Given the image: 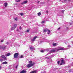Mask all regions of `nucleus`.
I'll return each instance as SVG.
<instances>
[{
  "label": "nucleus",
  "mask_w": 73,
  "mask_h": 73,
  "mask_svg": "<svg viewBox=\"0 0 73 73\" xmlns=\"http://www.w3.org/2000/svg\"><path fill=\"white\" fill-rule=\"evenodd\" d=\"M37 72H38V70H35L30 72V73H37Z\"/></svg>",
  "instance_id": "423d86ee"
},
{
  "label": "nucleus",
  "mask_w": 73,
  "mask_h": 73,
  "mask_svg": "<svg viewBox=\"0 0 73 73\" xmlns=\"http://www.w3.org/2000/svg\"><path fill=\"white\" fill-rule=\"evenodd\" d=\"M72 60H73V58H72Z\"/></svg>",
  "instance_id": "6e6d98bb"
},
{
  "label": "nucleus",
  "mask_w": 73,
  "mask_h": 73,
  "mask_svg": "<svg viewBox=\"0 0 73 73\" xmlns=\"http://www.w3.org/2000/svg\"><path fill=\"white\" fill-rule=\"evenodd\" d=\"M39 3H40V1H38L37 2V4H38Z\"/></svg>",
  "instance_id": "a19ab883"
},
{
  "label": "nucleus",
  "mask_w": 73,
  "mask_h": 73,
  "mask_svg": "<svg viewBox=\"0 0 73 73\" xmlns=\"http://www.w3.org/2000/svg\"><path fill=\"white\" fill-rule=\"evenodd\" d=\"M24 4V2L21 3V4H22V5H23V4Z\"/></svg>",
  "instance_id": "f704fd0d"
},
{
  "label": "nucleus",
  "mask_w": 73,
  "mask_h": 73,
  "mask_svg": "<svg viewBox=\"0 0 73 73\" xmlns=\"http://www.w3.org/2000/svg\"><path fill=\"white\" fill-rule=\"evenodd\" d=\"M0 69H1V66H0Z\"/></svg>",
  "instance_id": "864d4df0"
},
{
  "label": "nucleus",
  "mask_w": 73,
  "mask_h": 73,
  "mask_svg": "<svg viewBox=\"0 0 73 73\" xmlns=\"http://www.w3.org/2000/svg\"><path fill=\"white\" fill-rule=\"evenodd\" d=\"M4 42V40H2L1 41V42Z\"/></svg>",
  "instance_id": "473e14b6"
},
{
  "label": "nucleus",
  "mask_w": 73,
  "mask_h": 73,
  "mask_svg": "<svg viewBox=\"0 0 73 73\" xmlns=\"http://www.w3.org/2000/svg\"><path fill=\"white\" fill-rule=\"evenodd\" d=\"M19 54L18 53H15L14 55V58H17V56H19Z\"/></svg>",
  "instance_id": "39448f33"
},
{
  "label": "nucleus",
  "mask_w": 73,
  "mask_h": 73,
  "mask_svg": "<svg viewBox=\"0 0 73 73\" xmlns=\"http://www.w3.org/2000/svg\"><path fill=\"white\" fill-rule=\"evenodd\" d=\"M5 56H4L3 55H2L1 56V57H2V58H3L4 57H5Z\"/></svg>",
  "instance_id": "a878e982"
},
{
  "label": "nucleus",
  "mask_w": 73,
  "mask_h": 73,
  "mask_svg": "<svg viewBox=\"0 0 73 73\" xmlns=\"http://www.w3.org/2000/svg\"><path fill=\"white\" fill-rule=\"evenodd\" d=\"M7 64V62H4L2 63L3 64Z\"/></svg>",
  "instance_id": "f3484780"
},
{
  "label": "nucleus",
  "mask_w": 73,
  "mask_h": 73,
  "mask_svg": "<svg viewBox=\"0 0 73 73\" xmlns=\"http://www.w3.org/2000/svg\"><path fill=\"white\" fill-rule=\"evenodd\" d=\"M61 63L60 64V65H62L65 64V61H64V59H62L61 60Z\"/></svg>",
  "instance_id": "20e7f679"
},
{
  "label": "nucleus",
  "mask_w": 73,
  "mask_h": 73,
  "mask_svg": "<svg viewBox=\"0 0 73 73\" xmlns=\"http://www.w3.org/2000/svg\"><path fill=\"white\" fill-rule=\"evenodd\" d=\"M71 42L72 43V44L73 43V41H71Z\"/></svg>",
  "instance_id": "8fccbe9b"
},
{
  "label": "nucleus",
  "mask_w": 73,
  "mask_h": 73,
  "mask_svg": "<svg viewBox=\"0 0 73 73\" xmlns=\"http://www.w3.org/2000/svg\"><path fill=\"white\" fill-rule=\"evenodd\" d=\"M26 32H29V30H27V31H26Z\"/></svg>",
  "instance_id": "79ce46f5"
},
{
  "label": "nucleus",
  "mask_w": 73,
  "mask_h": 73,
  "mask_svg": "<svg viewBox=\"0 0 73 73\" xmlns=\"http://www.w3.org/2000/svg\"><path fill=\"white\" fill-rule=\"evenodd\" d=\"M35 62H33V63H30L27 66V68H31V66H33V65H34V64H35Z\"/></svg>",
  "instance_id": "f03ea898"
},
{
  "label": "nucleus",
  "mask_w": 73,
  "mask_h": 73,
  "mask_svg": "<svg viewBox=\"0 0 73 73\" xmlns=\"http://www.w3.org/2000/svg\"><path fill=\"white\" fill-rule=\"evenodd\" d=\"M4 4L5 7H6L7 6V4H8V3H4Z\"/></svg>",
  "instance_id": "ddd939ff"
},
{
  "label": "nucleus",
  "mask_w": 73,
  "mask_h": 73,
  "mask_svg": "<svg viewBox=\"0 0 73 73\" xmlns=\"http://www.w3.org/2000/svg\"><path fill=\"white\" fill-rule=\"evenodd\" d=\"M30 48L31 50H33L34 49H35V48L33 46H31L30 47Z\"/></svg>",
  "instance_id": "1a4fd4ad"
},
{
  "label": "nucleus",
  "mask_w": 73,
  "mask_h": 73,
  "mask_svg": "<svg viewBox=\"0 0 73 73\" xmlns=\"http://www.w3.org/2000/svg\"><path fill=\"white\" fill-rule=\"evenodd\" d=\"M67 29H68V28L67 27Z\"/></svg>",
  "instance_id": "4d7b16f0"
},
{
  "label": "nucleus",
  "mask_w": 73,
  "mask_h": 73,
  "mask_svg": "<svg viewBox=\"0 0 73 73\" xmlns=\"http://www.w3.org/2000/svg\"><path fill=\"white\" fill-rule=\"evenodd\" d=\"M16 27H17V24H15L14 25V26H13V27L16 28Z\"/></svg>",
  "instance_id": "6ab92c4d"
},
{
  "label": "nucleus",
  "mask_w": 73,
  "mask_h": 73,
  "mask_svg": "<svg viewBox=\"0 0 73 73\" xmlns=\"http://www.w3.org/2000/svg\"><path fill=\"white\" fill-rule=\"evenodd\" d=\"M47 31H48V33H50V30H49L48 29Z\"/></svg>",
  "instance_id": "72a5a7b5"
},
{
  "label": "nucleus",
  "mask_w": 73,
  "mask_h": 73,
  "mask_svg": "<svg viewBox=\"0 0 73 73\" xmlns=\"http://www.w3.org/2000/svg\"><path fill=\"white\" fill-rule=\"evenodd\" d=\"M10 55H11V54L9 53H8L6 55V56H7H7H10Z\"/></svg>",
  "instance_id": "2eb2a0df"
},
{
  "label": "nucleus",
  "mask_w": 73,
  "mask_h": 73,
  "mask_svg": "<svg viewBox=\"0 0 73 73\" xmlns=\"http://www.w3.org/2000/svg\"><path fill=\"white\" fill-rule=\"evenodd\" d=\"M48 31V29H44L43 32H46V31Z\"/></svg>",
  "instance_id": "9b49d317"
},
{
  "label": "nucleus",
  "mask_w": 73,
  "mask_h": 73,
  "mask_svg": "<svg viewBox=\"0 0 73 73\" xmlns=\"http://www.w3.org/2000/svg\"><path fill=\"white\" fill-rule=\"evenodd\" d=\"M64 49L63 48H62L61 47H60L59 48H55L57 52L58 51H59V50H64Z\"/></svg>",
  "instance_id": "7ed1b4c3"
},
{
  "label": "nucleus",
  "mask_w": 73,
  "mask_h": 73,
  "mask_svg": "<svg viewBox=\"0 0 73 73\" xmlns=\"http://www.w3.org/2000/svg\"><path fill=\"white\" fill-rule=\"evenodd\" d=\"M72 23H70V25H72Z\"/></svg>",
  "instance_id": "603ef678"
},
{
  "label": "nucleus",
  "mask_w": 73,
  "mask_h": 73,
  "mask_svg": "<svg viewBox=\"0 0 73 73\" xmlns=\"http://www.w3.org/2000/svg\"><path fill=\"white\" fill-rule=\"evenodd\" d=\"M26 73V71L24 70H23L22 71H21L20 73Z\"/></svg>",
  "instance_id": "9d476101"
},
{
  "label": "nucleus",
  "mask_w": 73,
  "mask_h": 73,
  "mask_svg": "<svg viewBox=\"0 0 73 73\" xmlns=\"http://www.w3.org/2000/svg\"><path fill=\"white\" fill-rule=\"evenodd\" d=\"M38 15L39 16H41V13L40 12H39L38 13Z\"/></svg>",
  "instance_id": "dca6fc26"
},
{
  "label": "nucleus",
  "mask_w": 73,
  "mask_h": 73,
  "mask_svg": "<svg viewBox=\"0 0 73 73\" xmlns=\"http://www.w3.org/2000/svg\"><path fill=\"white\" fill-rule=\"evenodd\" d=\"M3 61L4 60H7V58H6L5 56L3 58Z\"/></svg>",
  "instance_id": "f8f14e48"
},
{
  "label": "nucleus",
  "mask_w": 73,
  "mask_h": 73,
  "mask_svg": "<svg viewBox=\"0 0 73 73\" xmlns=\"http://www.w3.org/2000/svg\"><path fill=\"white\" fill-rule=\"evenodd\" d=\"M23 2L24 3V4H27L28 3V1H24Z\"/></svg>",
  "instance_id": "a211bd4d"
},
{
  "label": "nucleus",
  "mask_w": 73,
  "mask_h": 73,
  "mask_svg": "<svg viewBox=\"0 0 73 73\" xmlns=\"http://www.w3.org/2000/svg\"><path fill=\"white\" fill-rule=\"evenodd\" d=\"M14 20H15V21H17L18 19H17V18H16L14 19Z\"/></svg>",
  "instance_id": "393cba45"
},
{
  "label": "nucleus",
  "mask_w": 73,
  "mask_h": 73,
  "mask_svg": "<svg viewBox=\"0 0 73 73\" xmlns=\"http://www.w3.org/2000/svg\"><path fill=\"white\" fill-rule=\"evenodd\" d=\"M64 1H66V0H64Z\"/></svg>",
  "instance_id": "3c124183"
},
{
  "label": "nucleus",
  "mask_w": 73,
  "mask_h": 73,
  "mask_svg": "<svg viewBox=\"0 0 73 73\" xmlns=\"http://www.w3.org/2000/svg\"><path fill=\"white\" fill-rule=\"evenodd\" d=\"M20 15L21 16H23L24 14L23 13H21Z\"/></svg>",
  "instance_id": "c756f323"
},
{
  "label": "nucleus",
  "mask_w": 73,
  "mask_h": 73,
  "mask_svg": "<svg viewBox=\"0 0 73 73\" xmlns=\"http://www.w3.org/2000/svg\"><path fill=\"white\" fill-rule=\"evenodd\" d=\"M49 52L50 53H53V52H56V50H54L53 49L52 50L50 51Z\"/></svg>",
  "instance_id": "6e6552de"
},
{
  "label": "nucleus",
  "mask_w": 73,
  "mask_h": 73,
  "mask_svg": "<svg viewBox=\"0 0 73 73\" xmlns=\"http://www.w3.org/2000/svg\"><path fill=\"white\" fill-rule=\"evenodd\" d=\"M45 58H47V59H50V58H49V57H46Z\"/></svg>",
  "instance_id": "c85d7f7f"
},
{
  "label": "nucleus",
  "mask_w": 73,
  "mask_h": 73,
  "mask_svg": "<svg viewBox=\"0 0 73 73\" xmlns=\"http://www.w3.org/2000/svg\"><path fill=\"white\" fill-rule=\"evenodd\" d=\"M15 1H16V2H20V0H18V1H17L16 0H15Z\"/></svg>",
  "instance_id": "bb28decb"
},
{
  "label": "nucleus",
  "mask_w": 73,
  "mask_h": 73,
  "mask_svg": "<svg viewBox=\"0 0 73 73\" xmlns=\"http://www.w3.org/2000/svg\"><path fill=\"white\" fill-rule=\"evenodd\" d=\"M6 48H7V46L5 45L4 44L0 45V49H2L3 50H4Z\"/></svg>",
  "instance_id": "f257e3e1"
},
{
  "label": "nucleus",
  "mask_w": 73,
  "mask_h": 73,
  "mask_svg": "<svg viewBox=\"0 0 73 73\" xmlns=\"http://www.w3.org/2000/svg\"><path fill=\"white\" fill-rule=\"evenodd\" d=\"M45 23V21H42V24H44V23Z\"/></svg>",
  "instance_id": "c9c22d12"
},
{
  "label": "nucleus",
  "mask_w": 73,
  "mask_h": 73,
  "mask_svg": "<svg viewBox=\"0 0 73 73\" xmlns=\"http://www.w3.org/2000/svg\"><path fill=\"white\" fill-rule=\"evenodd\" d=\"M6 44H7V45H8V44H9V42H7Z\"/></svg>",
  "instance_id": "e433bc0d"
},
{
  "label": "nucleus",
  "mask_w": 73,
  "mask_h": 73,
  "mask_svg": "<svg viewBox=\"0 0 73 73\" xmlns=\"http://www.w3.org/2000/svg\"><path fill=\"white\" fill-rule=\"evenodd\" d=\"M46 49L47 51H49V49Z\"/></svg>",
  "instance_id": "ea45409f"
},
{
  "label": "nucleus",
  "mask_w": 73,
  "mask_h": 73,
  "mask_svg": "<svg viewBox=\"0 0 73 73\" xmlns=\"http://www.w3.org/2000/svg\"><path fill=\"white\" fill-rule=\"evenodd\" d=\"M23 57V55H21L20 57V58H22Z\"/></svg>",
  "instance_id": "2f4dec72"
},
{
  "label": "nucleus",
  "mask_w": 73,
  "mask_h": 73,
  "mask_svg": "<svg viewBox=\"0 0 73 73\" xmlns=\"http://www.w3.org/2000/svg\"><path fill=\"white\" fill-rule=\"evenodd\" d=\"M48 33V35H49L50 34V33Z\"/></svg>",
  "instance_id": "09e8293b"
},
{
  "label": "nucleus",
  "mask_w": 73,
  "mask_h": 73,
  "mask_svg": "<svg viewBox=\"0 0 73 73\" xmlns=\"http://www.w3.org/2000/svg\"><path fill=\"white\" fill-rule=\"evenodd\" d=\"M68 48H70V45H68Z\"/></svg>",
  "instance_id": "58836bf2"
},
{
  "label": "nucleus",
  "mask_w": 73,
  "mask_h": 73,
  "mask_svg": "<svg viewBox=\"0 0 73 73\" xmlns=\"http://www.w3.org/2000/svg\"><path fill=\"white\" fill-rule=\"evenodd\" d=\"M17 67H18V66H16V67H15V68H16V69H17Z\"/></svg>",
  "instance_id": "a18cd8bd"
},
{
  "label": "nucleus",
  "mask_w": 73,
  "mask_h": 73,
  "mask_svg": "<svg viewBox=\"0 0 73 73\" xmlns=\"http://www.w3.org/2000/svg\"><path fill=\"white\" fill-rule=\"evenodd\" d=\"M19 29H20V30H21V29H22V28H21V26L20 27Z\"/></svg>",
  "instance_id": "4c0bfd02"
},
{
  "label": "nucleus",
  "mask_w": 73,
  "mask_h": 73,
  "mask_svg": "<svg viewBox=\"0 0 73 73\" xmlns=\"http://www.w3.org/2000/svg\"><path fill=\"white\" fill-rule=\"evenodd\" d=\"M65 11V10H62L61 11V12H62V13H64V12Z\"/></svg>",
  "instance_id": "cd10ccee"
},
{
  "label": "nucleus",
  "mask_w": 73,
  "mask_h": 73,
  "mask_svg": "<svg viewBox=\"0 0 73 73\" xmlns=\"http://www.w3.org/2000/svg\"><path fill=\"white\" fill-rule=\"evenodd\" d=\"M29 64H32V61H29Z\"/></svg>",
  "instance_id": "5701e85b"
},
{
  "label": "nucleus",
  "mask_w": 73,
  "mask_h": 73,
  "mask_svg": "<svg viewBox=\"0 0 73 73\" xmlns=\"http://www.w3.org/2000/svg\"><path fill=\"white\" fill-rule=\"evenodd\" d=\"M3 61H4V59L3 58L0 59V61L1 62H2Z\"/></svg>",
  "instance_id": "aec40b11"
},
{
  "label": "nucleus",
  "mask_w": 73,
  "mask_h": 73,
  "mask_svg": "<svg viewBox=\"0 0 73 73\" xmlns=\"http://www.w3.org/2000/svg\"><path fill=\"white\" fill-rule=\"evenodd\" d=\"M60 1H61V0H59Z\"/></svg>",
  "instance_id": "13d9d810"
},
{
  "label": "nucleus",
  "mask_w": 73,
  "mask_h": 73,
  "mask_svg": "<svg viewBox=\"0 0 73 73\" xmlns=\"http://www.w3.org/2000/svg\"><path fill=\"white\" fill-rule=\"evenodd\" d=\"M37 38V36L34 37L33 38V39L32 40V41H35V40H36V38Z\"/></svg>",
  "instance_id": "0eeeda50"
},
{
  "label": "nucleus",
  "mask_w": 73,
  "mask_h": 73,
  "mask_svg": "<svg viewBox=\"0 0 73 73\" xmlns=\"http://www.w3.org/2000/svg\"><path fill=\"white\" fill-rule=\"evenodd\" d=\"M15 29V28L14 27H12L11 29V31H13V30H14Z\"/></svg>",
  "instance_id": "4468645a"
},
{
  "label": "nucleus",
  "mask_w": 73,
  "mask_h": 73,
  "mask_svg": "<svg viewBox=\"0 0 73 73\" xmlns=\"http://www.w3.org/2000/svg\"><path fill=\"white\" fill-rule=\"evenodd\" d=\"M69 72H71V71L70 70H69Z\"/></svg>",
  "instance_id": "de8ad7c7"
},
{
  "label": "nucleus",
  "mask_w": 73,
  "mask_h": 73,
  "mask_svg": "<svg viewBox=\"0 0 73 73\" xmlns=\"http://www.w3.org/2000/svg\"><path fill=\"white\" fill-rule=\"evenodd\" d=\"M53 57V56L52 55H51L49 56V57L50 59V58H51V57Z\"/></svg>",
  "instance_id": "4be33fe9"
},
{
  "label": "nucleus",
  "mask_w": 73,
  "mask_h": 73,
  "mask_svg": "<svg viewBox=\"0 0 73 73\" xmlns=\"http://www.w3.org/2000/svg\"><path fill=\"white\" fill-rule=\"evenodd\" d=\"M50 54V53H48L47 54V55H48V54Z\"/></svg>",
  "instance_id": "c03bdc74"
},
{
  "label": "nucleus",
  "mask_w": 73,
  "mask_h": 73,
  "mask_svg": "<svg viewBox=\"0 0 73 73\" xmlns=\"http://www.w3.org/2000/svg\"><path fill=\"white\" fill-rule=\"evenodd\" d=\"M53 45L54 46H55L56 45V43H53Z\"/></svg>",
  "instance_id": "412c9836"
},
{
  "label": "nucleus",
  "mask_w": 73,
  "mask_h": 73,
  "mask_svg": "<svg viewBox=\"0 0 73 73\" xmlns=\"http://www.w3.org/2000/svg\"><path fill=\"white\" fill-rule=\"evenodd\" d=\"M60 61H58L57 62V64H58V65H60Z\"/></svg>",
  "instance_id": "b1692460"
},
{
  "label": "nucleus",
  "mask_w": 73,
  "mask_h": 73,
  "mask_svg": "<svg viewBox=\"0 0 73 73\" xmlns=\"http://www.w3.org/2000/svg\"><path fill=\"white\" fill-rule=\"evenodd\" d=\"M58 30H60V27L58 28Z\"/></svg>",
  "instance_id": "37998d69"
},
{
  "label": "nucleus",
  "mask_w": 73,
  "mask_h": 73,
  "mask_svg": "<svg viewBox=\"0 0 73 73\" xmlns=\"http://www.w3.org/2000/svg\"><path fill=\"white\" fill-rule=\"evenodd\" d=\"M46 13H48V11H46Z\"/></svg>",
  "instance_id": "49530a36"
},
{
  "label": "nucleus",
  "mask_w": 73,
  "mask_h": 73,
  "mask_svg": "<svg viewBox=\"0 0 73 73\" xmlns=\"http://www.w3.org/2000/svg\"><path fill=\"white\" fill-rule=\"evenodd\" d=\"M17 31H19V29H17Z\"/></svg>",
  "instance_id": "5fc2aeb1"
},
{
  "label": "nucleus",
  "mask_w": 73,
  "mask_h": 73,
  "mask_svg": "<svg viewBox=\"0 0 73 73\" xmlns=\"http://www.w3.org/2000/svg\"><path fill=\"white\" fill-rule=\"evenodd\" d=\"M40 52H41L42 53H43V52H44V50H40Z\"/></svg>",
  "instance_id": "7c9ffc66"
}]
</instances>
